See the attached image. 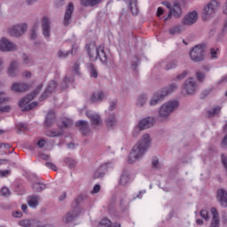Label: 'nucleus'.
<instances>
[{"mask_svg":"<svg viewBox=\"0 0 227 227\" xmlns=\"http://www.w3.org/2000/svg\"><path fill=\"white\" fill-rule=\"evenodd\" d=\"M11 109H12V106H4L0 107L1 113H10Z\"/></svg>","mask_w":227,"mask_h":227,"instance_id":"obj_55","label":"nucleus"},{"mask_svg":"<svg viewBox=\"0 0 227 227\" xmlns=\"http://www.w3.org/2000/svg\"><path fill=\"white\" fill-rule=\"evenodd\" d=\"M116 104H117L116 100L111 101L110 106H109V111H114V109L116 108Z\"/></svg>","mask_w":227,"mask_h":227,"instance_id":"obj_59","label":"nucleus"},{"mask_svg":"<svg viewBox=\"0 0 227 227\" xmlns=\"http://www.w3.org/2000/svg\"><path fill=\"white\" fill-rule=\"evenodd\" d=\"M32 189L33 191H35V192H42V191H44V189H46V186L45 184L41 183H35L32 185Z\"/></svg>","mask_w":227,"mask_h":227,"instance_id":"obj_37","label":"nucleus"},{"mask_svg":"<svg viewBox=\"0 0 227 227\" xmlns=\"http://www.w3.org/2000/svg\"><path fill=\"white\" fill-rule=\"evenodd\" d=\"M75 125L82 136H88L89 133L91 132V129H90V124L87 121L80 120L75 122Z\"/></svg>","mask_w":227,"mask_h":227,"instance_id":"obj_16","label":"nucleus"},{"mask_svg":"<svg viewBox=\"0 0 227 227\" xmlns=\"http://www.w3.org/2000/svg\"><path fill=\"white\" fill-rule=\"evenodd\" d=\"M26 31H27V24L15 25L8 29V34L10 36L19 38L20 36H22Z\"/></svg>","mask_w":227,"mask_h":227,"instance_id":"obj_10","label":"nucleus"},{"mask_svg":"<svg viewBox=\"0 0 227 227\" xmlns=\"http://www.w3.org/2000/svg\"><path fill=\"white\" fill-rule=\"evenodd\" d=\"M153 125H155L154 117L144 118L138 122V127L135 129V132H141V130H146V129H152Z\"/></svg>","mask_w":227,"mask_h":227,"instance_id":"obj_9","label":"nucleus"},{"mask_svg":"<svg viewBox=\"0 0 227 227\" xmlns=\"http://www.w3.org/2000/svg\"><path fill=\"white\" fill-rule=\"evenodd\" d=\"M27 203L31 208H36V207H38V196L29 197Z\"/></svg>","mask_w":227,"mask_h":227,"instance_id":"obj_36","label":"nucleus"},{"mask_svg":"<svg viewBox=\"0 0 227 227\" xmlns=\"http://www.w3.org/2000/svg\"><path fill=\"white\" fill-rule=\"evenodd\" d=\"M37 146H38L39 148H43V147L45 146V140H43V139L39 140V141L37 142Z\"/></svg>","mask_w":227,"mask_h":227,"instance_id":"obj_62","label":"nucleus"},{"mask_svg":"<svg viewBox=\"0 0 227 227\" xmlns=\"http://www.w3.org/2000/svg\"><path fill=\"white\" fill-rule=\"evenodd\" d=\"M217 51H219V49L212 48L210 50L211 59H215L217 58Z\"/></svg>","mask_w":227,"mask_h":227,"instance_id":"obj_50","label":"nucleus"},{"mask_svg":"<svg viewBox=\"0 0 227 227\" xmlns=\"http://www.w3.org/2000/svg\"><path fill=\"white\" fill-rule=\"evenodd\" d=\"M10 173V170H0V176L1 178H4L6 176H9Z\"/></svg>","mask_w":227,"mask_h":227,"instance_id":"obj_56","label":"nucleus"},{"mask_svg":"<svg viewBox=\"0 0 227 227\" xmlns=\"http://www.w3.org/2000/svg\"><path fill=\"white\" fill-rule=\"evenodd\" d=\"M165 96L162 94V92H156L150 99L149 106L151 107H153V106H157L158 104H160L162 100H164Z\"/></svg>","mask_w":227,"mask_h":227,"instance_id":"obj_23","label":"nucleus"},{"mask_svg":"<svg viewBox=\"0 0 227 227\" xmlns=\"http://www.w3.org/2000/svg\"><path fill=\"white\" fill-rule=\"evenodd\" d=\"M152 164L153 168H157L159 166V159L157 157L153 158Z\"/></svg>","mask_w":227,"mask_h":227,"instance_id":"obj_60","label":"nucleus"},{"mask_svg":"<svg viewBox=\"0 0 227 227\" xmlns=\"http://www.w3.org/2000/svg\"><path fill=\"white\" fill-rule=\"evenodd\" d=\"M85 49L90 61H97V59H99L102 65H107L109 56L106 54L104 46L99 45L97 47L95 43H90L89 44H86Z\"/></svg>","mask_w":227,"mask_h":227,"instance_id":"obj_2","label":"nucleus"},{"mask_svg":"<svg viewBox=\"0 0 227 227\" xmlns=\"http://www.w3.org/2000/svg\"><path fill=\"white\" fill-rule=\"evenodd\" d=\"M69 127H72V120L66 119L62 121V129H68Z\"/></svg>","mask_w":227,"mask_h":227,"instance_id":"obj_46","label":"nucleus"},{"mask_svg":"<svg viewBox=\"0 0 227 227\" xmlns=\"http://www.w3.org/2000/svg\"><path fill=\"white\" fill-rule=\"evenodd\" d=\"M150 143H152L150 135L145 134L137 145H134L132 152L129 153L128 159L129 164H134L136 160L141 159L146 153V150L150 148Z\"/></svg>","mask_w":227,"mask_h":227,"instance_id":"obj_1","label":"nucleus"},{"mask_svg":"<svg viewBox=\"0 0 227 227\" xmlns=\"http://www.w3.org/2000/svg\"><path fill=\"white\" fill-rule=\"evenodd\" d=\"M212 67L210 65H203L202 66V70H204V72H210Z\"/></svg>","mask_w":227,"mask_h":227,"instance_id":"obj_63","label":"nucleus"},{"mask_svg":"<svg viewBox=\"0 0 227 227\" xmlns=\"http://www.w3.org/2000/svg\"><path fill=\"white\" fill-rule=\"evenodd\" d=\"M79 200L75 199L72 203V209L65 215L64 223H72L81 215V207H79Z\"/></svg>","mask_w":227,"mask_h":227,"instance_id":"obj_7","label":"nucleus"},{"mask_svg":"<svg viewBox=\"0 0 227 227\" xmlns=\"http://www.w3.org/2000/svg\"><path fill=\"white\" fill-rule=\"evenodd\" d=\"M85 114L89 118V120H90L91 125H97V126L100 125V122L102 121V118L98 114H95L92 111L88 110Z\"/></svg>","mask_w":227,"mask_h":227,"instance_id":"obj_21","label":"nucleus"},{"mask_svg":"<svg viewBox=\"0 0 227 227\" xmlns=\"http://www.w3.org/2000/svg\"><path fill=\"white\" fill-rule=\"evenodd\" d=\"M217 8H219V2H217V0L210 1L203 9L202 20L205 22L208 20V19H212V17L215 15Z\"/></svg>","mask_w":227,"mask_h":227,"instance_id":"obj_6","label":"nucleus"},{"mask_svg":"<svg viewBox=\"0 0 227 227\" xmlns=\"http://www.w3.org/2000/svg\"><path fill=\"white\" fill-rule=\"evenodd\" d=\"M56 88H58V82L56 81H51L46 88V90L43 92L41 97L39 98L40 102L45 100L49 95H52L54 91H56Z\"/></svg>","mask_w":227,"mask_h":227,"instance_id":"obj_13","label":"nucleus"},{"mask_svg":"<svg viewBox=\"0 0 227 227\" xmlns=\"http://www.w3.org/2000/svg\"><path fill=\"white\" fill-rule=\"evenodd\" d=\"M102 3V0H81V5L87 8L88 6H90V8H93V6H97V4H100Z\"/></svg>","mask_w":227,"mask_h":227,"instance_id":"obj_33","label":"nucleus"},{"mask_svg":"<svg viewBox=\"0 0 227 227\" xmlns=\"http://www.w3.org/2000/svg\"><path fill=\"white\" fill-rule=\"evenodd\" d=\"M178 107V101H168L163 104L159 110V118L161 120H168L169 114Z\"/></svg>","mask_w":227,"mask_h":227,"instance_id":"obj_5","label":"nucleus"},{"mask_svg":"<svg viewBox=\"0 0 227 227\" xmlns=\"http://www.w3.org/2000/svg\"><path fill=\"white\" fill-rule=\"evenodd\" d=\"M4 102H10V98L6 97V93L0 91V104H4Z\"/></svg>","mask_w":227,"mask_h":227,"instance_id":"obj_45","label":"nucleus"},{"mask_svg":"<svg viewBox=\"0 0 227 227\" xmlns=\"http://www.w3.org/2000/svg\"><path fill=\"white\" fill-rule=\"evenodd\" d=\"M222 223H223V224H227V215H226V213H223Z\"/></svg>","mask_w":227,"mask_h":227,"instance_id":"obj_64","label":"nucleus"},{"mask_svg":"<svg viewBox=\"0 0 227 227\" xmlns=\"http://www.w3.org/2000/svg\"><path fill=\"white\" fill-rule=\"evenodd\" d=\"M43 36L49 40L51 38V18L43 16L41 20Z\"/></svg>","mask_w":227,"mask_h":227,"instance_id":"obj_11","label":"nucleus"},{"mask_svg":"<svg viewBox=\"0 0 227 227\" xmlns=\"http://www.w3.org/2000/svg\"><path fill=\"white\" fill-rule=\"evenodd\" d=\"M12 148V145L10 144H0V150H10Z\"/></svg>","mask_w":227,"mask_h":227,"instance_id":"obj_57","label":"nucleus"},{"mask_svg":"<svg viewBox=\"0 0 227 227\" xmlns=\"http://www.w3.org/2000/svg\"><path fill=\"white\" fill-rule=\"evenodd\" d=\"M205 77H206L205 73H203L201 71H197L196 72V79L199 82H205Z\"/></svg>","mask_w":227,"mask_h":227,"instance_id":"obj_43","label":"nucleus"},{"mask_svg":"<svg viewBox=\"0 0 227 227\" xmlns=\"http://www.w3.org/2000/svg\"><path fill=\"white\" fill-rule=\"evenodd\" d=\"M105 98H107L106 92L98 90L91 94L90 102H92V104H97L98 102H104Z\"/></svg>","mask_w":227,"mask_h":227,"instance_id":"obj_17","label":"nucleus"},{"mask_svg":"<svg viewBox=\"0 0 227 227\" xmlns=\"http://www.w3.org/2000/svg\"><path fill=\"white\" fill-rule=\"evenodd\" d=\"M19 63H17V61H12L10 65L9 70H8V74L11 77H14L15 74L17 73V67H18Z\"/></svg>","mask_w":227,"mask_h":227,"instance_id":"obj_35","label":"nucleus"},{"mask_svg":"<svg viewBox=\"0 0 227 227\" xmlns=\"http://www.w3.org/2000/svg\"><path fill=\"white\" fill-rule=\"evenodd\" d=\"M12 90L16 93H23L24 91H27L29 90V85L24 82H14L12 85Z\"/></svg>","mask_w":227,"mask_h":227,"instance_id":"obj_22","label":"nucleus"},{"mask_svg":"<svg viewBox=\"0 0 227 227\" xmlns=\"http://www.w3.org/2000/svg\"><path fill=\"white\" fill-rule=\"evenodd\" d=\"M184 88L188 95H194L196 92V82L194 78H189L184 82Z\"/></svg>","mask_w":227,"mask_h":227,"instance_id":"obj_19","label":"nucleus"},{"mask_svg":"<svg viewBox=\"0 0 227 227\" xmlns=\"http://www.w3.org/2000/svg\"><path fill=\"white\" fill-rule=\"evenodd\" d=\"M43 88V83H41L37 86V88L35 90V91L28 94L27 97L23 98L20 102L19 106L21 107V111H31V109H35L36 106H38V102H31V100L35 99V97L42 91V89ZM28 104V105H27Z\"/></svg>","mask_w":227,"mask_h":227,"instance_id":"obj_3","label":"nucleus"},{"mask_svg":"<svg viewBox=\"0 0 227 227\" xmlns=\"http://www.w3.org/2000/svg\"><path fill=\"white\" fill-rule=\"evenodd\" d=\"M74 3H69L66 8L64 20H63V24L66 27L67 26H70V20H72V15H74Z\"/></svg>","mask_w":227,"mask_h":227,"instance_id":"obj_15","label":"nucleus"},{"mask_svg":"<svg viewBox=\"0 0 227 227\" xmlns=\"http://www.w3.org/2000/svg\"><path fill=\"white\" fill-rule=\"evenodd\" d=\"M178 67V62L176 60H171L168 62L165 66V70H173Z\"/></svg>","mask_w":227,"mask_h":227,"instance_id":"obj_41","label":"nucleus"},{"mask_svg":"<svg viewBox=\"0 0 227 227\" xmlns=\"http://www.w3.org/2000/svg\"><path fill=\"white\" fill-rule=\"evenodd\" d=\"M212 220L209 227H219L221 226V220L219 219V213L215 207L211 208Z\"/></svg>","mask_w":227,"mask_h":227,"instance_id":"obj_24","label":"nucleus"},{"mask_svg":"<svg viewBox=\"0 0 227 227\" xmlns=\"http://www.w3.org/2000/svg\"><path fill=\"white\" fill-rule=\"evenodd\" d=\"M217 201H219L221 207L226 208L227 207V192L224 189H219L216 195Z\"/></svg>","mask_w":227,"mask_h":227,"instance_id":"obj_20","label":"nucleus"},{"mask_svg":"<svg viewBox=\"0 0 227 227\" xmlns=\"http://www.w3.org/2000/svg\"><path fill=\"white\" fill-rule=\"evenodd\" d=\"M55 120H56V114L54 113V111L52 110L49 111L46 115V119L44 121L45 127H47L48 129H51V127L54 125Z\"/></svg>","mask_w":227,"mask_h":227,"instance_id":"obj_27","label":"nucleus"},{"mask_svg":"<svg viewBox=\"0 0 227 227\" xmlns=\"http://www.w3.org/2000/svg\"><path fill=\"white\" fill-rule=\"evenodd\" d=\"M1 194L2 196L8 198V196H10V189H8L7 187H3L1 189Z\"/></svg>","mask_w":227,"mask_h":227,"instance_id":"obj_48","label":"nucleus"},{"mask_svg":"<svg viewBox=\"0 0 227 227\" xmlns=\"http://www.w3.org/2000/svg\"><path fill=\"white\" fill-rule=\"evenodd\" d=\"M22 59H23V63L25 65H29V63H31V59H29V57L27 54H23Z\"/></svg>","mask_w":227,"mask_h":227,"instance_id":"obj_54","label":"nucleus"},{"mask_svg":"<svg viewBox=\"0 0 227 227\" xmlns=\"http://www.w3.org/2000/svg\"><path fill=\"white\" fill-rule=\"evenodd\" d=\"M81 67V64L79 62L74 63L73 70L76 75H81V72L79 71V68Z\"/></svg>","mask_w":227,"mask_h":227,"instance_id":"obj_49","label":"nucleus"},{"mask_svg":"<svg viewBox=\"0 0 227 227\" xmlns=\"http://www.w3.org/2000/svg\"><path fill=\"white\" fill-rule=\"evenodd\" d=\"M105 123L106 125V129H114V127H117L118 118L116 117V114H109L105 121Z\"/></svg>","mask_w":227,"mask_h":227,"instance_id":"obj_18","label":"nucleus"},{"mask_svg":"<svg viewBox=\"0 0 227 227\" xmlns=\"http://www.w3.org/2000/svg\"><path fill=\"white\" fill-rule=\"evenodd\" d=\"M0 51L2 52H14V51H17V45L6 38H2L0 41Z\"/></svg>","mask_w":227,"mask_h":227,"instance_id":"obj_12","label":"nucleus"},{"mask_svg":"<svg viewBox=\"0 0 227 227\" xmlns=\"http://www.w3.org/2000/svg\"><path fill=\"white\" fill-rule=\"evenodd\" d=\"M98 192H100V184H95L91 191V194H98Z\"/></svg>","mask_w":227,"mask_h":227,"instance_id":"obj_58","label":"nucleus"},{"mask_svg":"<svg viewBox=\"0 0 227 227\" xmlns=\"http://www.w3.org/2000/svg\"><path fill=\"white\" fill-rule=\"evenodd\" d=\"M200 214V217H202V219H205V221H208V219H210V216L208 215V211L201 210Z\"/></svg>","mask_w":227,"mask_h":227,"instance_id":"obj_47","label":"nucleus"},{"mask_svg":"<svg viewBox=\"0 0 227 227\" xmlns=\"http://www.w3.org/2000/svg\"><path fill=\"white\" fill-rule=\"evenodd\" d=\"M111 226H112L111 220L107 218H104L99 222V227H111Z\"/></svg>","mask_w":227,"mask_h":227,"instance_id":"obj_44","label":"nucleus"},{"mask_svg":"<svg viewBox=\"0 0 227 227\" xmlns=\"http://www.w3.org/2000/svg\"><path fill=\"white\" fill-rule=\"evenodd\" d=\"M36 36H37V35H36V30L33 29V30L31 31V33H30V38H31V40H36Z\"/></svg>","mask_w":227,"mask_h":227,"instance_id":"obj_61","label":"nucleus"},{"mask_svg":"<svg viewBox=\"0 0 227 227\" xmlns=\"http://www.w3.org/2000/svg\"><path fill=\"white\" fill-rule=\"evenodd\" d=\"M196 22H198V12L194 11L184 16L182 24L183 26H192Z\"/></svg>","mask_w":227,"mask_h":227,"instance_id":"obj_14","label":"nucleus"},{"mask_svg":"<svg viewBox=\"0 0 227 227\" xmlns=\"http://www.w3.org/2000/svg\"><path fill=\"white\" fill-rule=\"evenodd\" d=\"M184 31H185V27H184V25H176L169 28L168 33L171 35H181L182 33H184Z\"/></svg>","mask_w":227,"mask_h":227,"instance_id":"obj_30","label":"nucleus"},{"mask_svg":"<svg viewBox=\"0 0 227 227\" xmlns=\"http://www.w3.org/2000/svg\"><path fill=\"white\" fill-rule=\"evenodd\" d=\"M64 162L67 164V166H68L70 169H74V168L77 166V161L72 158H65Z\"/></svg>","mask_w":227,"mask_h":227,"instance_id":"obj_38","label":"nucleus"},{"mask_svg":"<svg viewBox=\"0 0 227 227\" xmlns=\"http://www.w3.org/2000/svg\"><path fill=\"white\" fill-rule=\"evenodd\" d=\"M222 109H223V106H214L211 110H207L206 114L207 118H214V116H217V114H221Z\"/></svg>","mask_w":227,"mask_h":227,"instance_id":"obj_31","label":"nucleus"},{"mask_svg":"<svg viewBox=\"0 0 227 227\" xmlns=\"http://www.w3.org/2000/svg\"><path fill=\"white\" fill-rule=\"evenodd\" d=\"M19 226L21 227H35L40 224V221L36 219H23L18 223Z\"/></svg>","mask_w":227,"mask_h":227,"instance_id":"obj_25","label":"nucleus"},{"mask_svg":"<svg viewBox=\"0 0 227 227\" xmlns=\"http://www.w3.org/2000/svg\"><path fill=\"white\" fill-rule=\"evenodd\" d=\"M46 136L47 137H59L63 136V133H61L60 131L49 130V131H46Z\"/></svg>","mask_w":227,"mask_h":227,"instance_id":"obj_42","label":"nucleus"},{"mask_svg":"<svg viewBox=\"0 0 227 227\" xmlns=\"http://www.w3.org/2000/svg\"><path fill=\"white\" fill-rule=\"evenodd\" d=\"M88 68L90 72V76L94 77V79H97V77H98V73L97 72L95 66L93 64L90 63V64H88Z\"/></svg>","mask_w":227,"mask_h":227,"instance_id":"obj_40","label":"nucleus"},{"mask_svg":"<svg viewBox=\"0 0 227 227\" xmlns=\"http://www.w3.org/2000/svg\"><path fill=\"white\" fill-rule=\"evenodd\" d=\"M129 4L132 15H138L139 9L137 8V0H129Z\"/></svg>","mask_w":227,"mask_h":227,"instance_id":"obj_34","label":"nucleus"},{"mask_svg":"<svg viewBox=\"0 0 227 227\" xmlns=\"http://www.w3.org/2000/svg\"><path fill=\"white\" fill-rule=\"evenodd\" d=\"M107 173V164L105 163L101 165L94 173L93 179L97 180L98 178H104Z\"/></svg>","mask_w":227,"mask_h":227,"instance_id":"obj_26","label":"nucleus"},{"mask_svg":"<svg viewBox=\"0 0 227 227\" xmlns=\"http://www.w3.org/2000/svg\"><path fill=\"white\" fill-rule=\"evenodd\" d=\"M207 44H197L190 51V58L193 63L205 61Z\"/></svg>","mask_w":227,"mask_h":227,"instance_id":"obj_4","label":"nucleus"},{"mask_svg":"<svg viewBox=\"0 0 227 227\" xmlns=\"http://www.w3.org/2000/svg\"><path fill=\"white\" fill-rule=\"evenodd\" d=\"M178 90V84L176 83H171L168 86V88H165L162 90L161 94L164 95V97H168V95H171V93H175V91Z\"/></svg>","mask_w":227,"mask_h":227,"instance_id":"obj_28","label":"nucleus"},{"mask_svg":"<svg viewBox=\"0 0 227 227\" xmlns=\"http://www.w3.org/2000/svg\"><path fill=\"white\" fill-rule=\"evenodd\" d=\"M46 168H49L50 169H52L53 171H58V167L54 165V163L46 162L45 163Z\"/></svg>","mask_w":227,"mask_h":227,"instance_id":"obj_53","label":"nucleus"},{"mask_svg":"<svg viewBox=\"0 0 227 227\" xmlns=\"http://www.w3.org/2000/svg\"><path fill=\"white\" fill-rule=\"evenodd\" d=\"M146 102H148V95H139L137 98V107H144L145 106H146Z\"/></svg>","mask_w":227,"mask_h":227,"instance_id":"obj_32","label":"nucleus"},{"mask_svg":"<svg viewBox=\"0 0 227 227\" xmlns=\"http://www.w3.org/2000/svg\"><path fill=\"white\" fill-rule=\"evenodd\" d=\"M129 182H130V176L129 175V171L123 170L120 177V182H119L120 185H122V187H125V185H128Z\"/></svg>","mask_w":227,"mask_h":227,"instance_id":"obj_29","label":"nucleus"},{"mask_svg":"<svg viewBox=\"0 0 227 227\" xmlns=\"http://www.w3.org/2000/svg\"><path fill=\"white\" fill-rule=\"evenodd\" d=\"M74 78L73 76H71V77L66 76L63 79V82L61 83L62 90H67V88H68V83L74 82Z\"/></svg>","mask_w":227,"mask_h":227,"instance_id":"obj_39","label":"nucleus"},{"mask_svg":"<svg viewBox=\"0 0 227 227\" xmlns=\"http://www.w3.org/2000/svg\"><path fill=\"white\" fill-rule=\"evenodd\" d=\"M189 74V71L185 70L182 74H178L176 76L177 81H182L183 79H185L187 77V74Z\"/></svg>","mask_w":227,"mask_h":227,"instance_id":"obj_52","label":"nucleus"},{"mask_svg":"<svg viewBox=\"0 0 227 227\" xmlns=\"http://www.w3.org/2000/svg\"><path fill=\"white\" fill-rule=\"evenodd\" d=\"M162 4L170 10L168 15L164 17L165 22H168V20H169L173 15L176 19H180V17H182V9L180 8V4H175L173 8H171V4L169 2H162Z\"/></svg>","mask_w":227,"mask_h":227,"instance_id":"obj_8","label":"nucleus"},{"mask_svg":"<svg viewBox=\"0 0 227 227\" xmlns=\"http://www.w3.org/2000/svg\"><path fill=\"white\" fill-rule=\"evenodd\" d=\"M69 54H70V51H63L61 50L58 52L59 58H62V59L68 58Z\"/></svg>","mask_w":227,"mask_h":227,"instance_id":"obj_51","label":"nucleus"}]
</instances>
